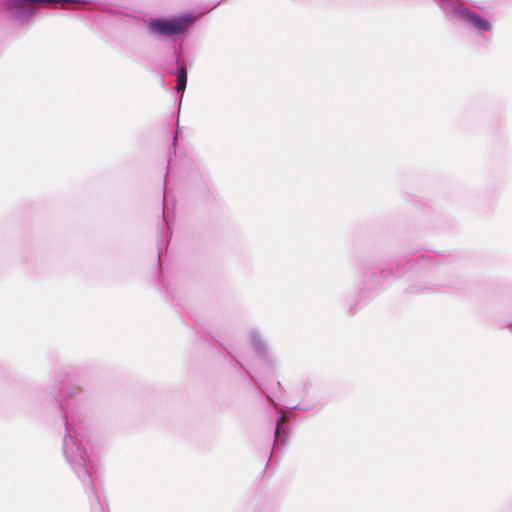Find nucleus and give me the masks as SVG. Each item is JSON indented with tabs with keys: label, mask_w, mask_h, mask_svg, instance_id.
Here are the masks:
<instances>
[{
	"label": "nucleus",
	"mask_w": 512,
	"mask_h": 512,
	"mask_svg": "<svg viewBox=\"0 0 512 512\" xmlns=\"http://www.w3.org/2000/svg\"><path fill=\"white\" fill-rule=\"evenodd\" d=\"M187 84V71L185 66H181L177 72V91H184Z\"/></svg>",
	"instance_id": "7ed1b4c3"
},
{
	"label": "nucleus",
	"mask_w": 512,
	"mask_h": 512,
	"mask_svg": "<svg viewBox=\"0 0 512 512\" xmlns=\"http://www.w3.org/2000/svg\"><path fill=\"white\" fill-rule=\"evenodd\" d=\"M189 26L188 18L176 19H155L150 22V29L153 33L174 36L182 34Z\"/></svg>",
	"instance_id": "f257e3e1"
},
{
	"label": "nucleus",
	"mask_w": 512,
	"mask_h": 512,
	"mask_svg": "<svg viewBox=\"0 0 512 512\" xmlns=\"http://www.w3.org/2000/svg\"><path fill=\"white\" fill-rule=\"evenodd\" d=\"M455 13L458 17L471 23L475 28L479 30L488 31L491 29V24L487 19L481 17L468 8L459 7L455 10Z\"/></svg>",
	"instance_id": "f03ea898"
}]
</instances>
